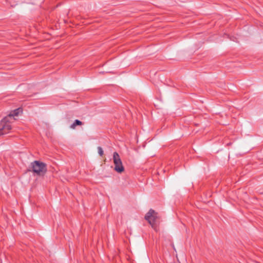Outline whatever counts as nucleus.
Listing matches in <instances>:
<instances>
[{
  "label": "nucleus",
  "mask_w": 263,
  "mask_h": 263,
  "mask_svg": "<svg viewBox=\"0 0 263 263\" xmlns=\"http://www.w3.org/2000/svg\"><path fill=\"white\" fill-rule=\"evenodd\" d=\"M31 166L32 171L38 175H43L47 171L46 164L39 161H34Z\"/></svg>",
  "instance_id": "f257e3e1"
},
{
  "label": "nucleus",
  "mask_w": 263,
  "mask_h": 263,
  "mask_svg": "<svg viewBox=\"0 0 263 263\" xmlns=\"http://www.w3.org/2000/svg\"><path fill=\"white\" fill-rule=\"evenodd\" d=\"M13 122L9 117L4 118L0 123V136L8 133L11 129V123Z\"/></svg>",
  "instance_id": "f03ea898"
},
{
  "label": "nucleus",
  "mask_w": 263,
  "mask_h": 263,
  "mask_svg": "<svg viewBox=\"0 0 263 263\" xmlns=\"http://www.w3.org/2000/svg\"><path fill=\"white\" fill-rule=\"evenodd\" d=\"M113 160L115 164V170L118 173H122L124 171V168L119 155L117 152H114L113 154Z\"/></svg>",
  "instance_id": "7ed1b4c3"
},
{
  "label": "nucleus",
  "mask_w": 263,
  "mask_h": 263,
  "mask_svg": "<svg viewBox=\"0 0 263 263\" xmlns=\"http://www.w3.org/2000/svg\"><path fill=\"white\" fill-rule=\"evenodd\" d=\"M145 219L154 229H156L155 222L157 219V214L154 210L151 209L145 216Z\"/></svg>",
  "instance_id": "20e7f679"
},
{
  "label": "nucleus",
  "mask_w": 263,
  "mask_h": 263,
  "mask_svg": "<svg viewBox=\"0 0 263 263\" xmlns=\"http://www.w3.org/2000/svg\"><path fill=\"white\" fill-rule=\"evenodd\" d=\"M21 111V109L18 108L17 109L11 111L7 117H9L10 119L14 121V120H15L14 117L17 116L19 115L20 112Z\"/></svg>",
  "instance_id": "39448f33"
},
{
  "label": "nucleus",
  "mask_w": 263,
  "mask_h": 263,
  "mask_svg": "<svg viewBox=\"0 0 263 263\" xmlns=\"http://www.w3.org/2000/svg\"><path fill=\"white\" fill-rule=\"evenodd\" d=\"M82 124V122L81 121L79 120H76L71 125L70 127L72 129H74L77 125H81Z\"/></svg>",
  "instance_id": "423d86ee"
},
{
  "label": "nucleus",
  "mask_w": 263,
  "mask_h": 263,
  "mask_svg": "<svg viewBox=\"0 0 263 263\" xmlns=\"http://www.w3.org/2000/svg\"><path fill=\"white\" fill-rule=\"evenodd\" d=\"M98 153L101 156H102L103 154H104V152H103V149L100 146H99L98 147Z\"/></svg>",
  "instance_id": "0eeeda50"
}]
</instances>
